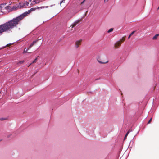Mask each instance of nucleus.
<instances>
[{"label": "nucleus", "mask_w": 159, "mask_h": 159, "mask_svg": "<svg viewBox=\"0 0 159 159\" xmlns=\"http://www.w3.org/2000/svg\"><path fill=\"white\" fill-rule=\"evenodd\" d=\"M157 9L158 10H159V7H158V8H157Z\"/></svg>", "instance_id": "28"}, {"label": "nucleus", "mask_w": 159, "mask_h": 159, "mask_svg": "<svg viewBox=\"0 0 159 159\" xmlns=\"http://www.w3.org/2000/svg\"><path fill=\"white\" fill-rule=\"evenodd\" d=\"M26 2H27V4H29V2H27V1H26Z\"/></svg>", "instance_id": "26"}, {"label": "nucleus", "mask_w": 159, "mask_h": 159, "mask_svg": "<svg viewBox=\"0 0 159 159\" xmlns=\"http://www.w3.org/2000/svg\"><path fill=\"white\" fill-rule=\"evenodd\" d=\"M24 62V61H20L17 62V64L18 65H20V64L23 63Z\"/></svg>", "instance_id": "10"}, {"label": "nucleus", "mask_w": 159, "mask_h": 159, "mask_svg": "<svg viewBox=\"0 0 159 159\" xmlns=\"http://www.w3.org/2000/svg\"><path fill=\"white\" fill-rule=\"evenodd\" d=\"M135 31H133L130 34V35L129 36H128V39H129L130 38V37L132 36V35H133L134 33H135Z\"/></svg>", "instance_id": "12"}, {"label": "nucleus", "mask_w": 159, "mask_h": 159, "mask_svg": "<svg viewBox=\"0 0 159 159\" xmlns=\"http://www.w3.org/2000/svg\"><path fill=\"white\" fill-rule=\"evenodd\" d=\"M18 9H19V8L18 7V5L13 6L12 8H11V10H16Z\"/></svg>", "instance_id": "7"}, {"label": "nucleus", "mask_w": 159, "mask_h": 159, "mask_svg": "<svg viewBox=\"0 0 159 159\" xmlns=\"http://www.w3.org/2000/svg\"><path fill=\"white\" fill-rule=\"evenodd\" d=\"M80 21H81V20H77V21H76L75 22L71 25L72 28H74V27H75L76 26V25L78 23H80Z\"/></svg>", "instance_id": "5"}, {"label": "nucleus", "mask_w": 159, "mask_h": 159, "mask_svg": "<svg viewBox=\"0 0 159 159\" xmlns=\"http://www.w3.org/2000/svg\"><path fill=\"white\" fill-rule=\"evenodd\" d=\"M121 43L120 41H118L115 43L114 46L116 48H118L121 45Z\"/></svg>", "instance_id": "4"}, {"label": "nucleus", "mask_w": 159, "mask_h": 159, "mask_svg": "<svg viewBox=\"0 0 159 159\" xmlns=\"http://www.w3.org/2000/svg\"><path fill=\"white\" fill-rule=\"evenodd\" d=\"M34 45V43H32L30 45V46H29V47H28V49H30V48H31Z\"/></svg>", "instance_id": "14"}, {"label": "nucleus", "mask_w": 159, "mask_h": 159, "mask_svg": "<svg viewBox=\"0 0 159 159\" xmlns=\"http://www.w3.org/2000/svg\"><path fill=\"white\" fill-rule=\"evenodd\" d=\"M152 120V118H151L148 121V124H150Z\"/></svg>", "instance_id": "22"}, {"label": "nucleus", "mask_w": 159, "mask_h": 159, "mask_svg": "<svg viewBox=\"0 0 159 159\" xmlns=\"http://www.w3.org/2000/svg\"><path fill=\"white\" fill-rule=\"evenodd\" d=\"M85 0H84L81 3V4H83Z\"/></svg>", "instance_id": "24"}, {"label": "nucleus", "mask_w": 159, "mask_h": 159, "mask_svg": "<svg viewBox=\"0 0 159 159\" xmlns=\"http://www.w3.org/2000/svg\"><path fill=\"white\" fill-rule=\"evenodd\" d=\"M39 40V39H37V40H36L34 41L33 42V43H34V44L35 43H36L38 41V40Z\"/></svg>", "instance_id": "19"}, {"label": "nucleus", "mask_w": 159, "mask_h": 159, "mask_svg": "<svg viewBox=\"0 0 159 159\" xmlns=\"http://www.w3.org/2000/svg\"><path fill=\"white\" fill-rule=\"evenodd\" d=\"M11 21L7 22L0 25V35L2 34L4 32H7L10 31V29L13 27Z\"/></svg>", "instance_id": "2"}, {"label": "nucleus", "mask_w": 159, "mask_h": 159, "mask_svg": "<svg viewBox=\"0 0 159 159\" xmlns=\"http://www.w3.org/2000/svg\"><path fill=\"white\" fill-rule=\"evenodd\" d=\"M9 45H9V44H7V46H9Z\"/></svg>", "instance_id": "27"}, {"label": "nucleus", "mask_w": 159, "mask_h": 159, "mask_svg": "<svg viewBox=\"0 0 159 159\" xmlns=\"http://www.w3.org/2000/svg\"><path fill=\"white\" fill-rule=\"evenodd\" d=\"M28 48L26 49V48H25L24 49L23 53H26L28 52L27 51L28 50Z\"/></svg>", "instance_id": "18"}, {"label": "nucleus", "mask_w": 159, "mask_h": 159, "mask_svg": "<svg viewBox=\"0 0 159 159\" xmlns=\"http://www.w3.org/2000/svg\"><path fill=\"white\" fill-rule=\"evenodd\" d=\"M98 61L100 63L103 64L107 63L108 62V60H107L106 61H105V62H102V61Z\"/></svg>", "instance_id": "8"}, {"label": "nucleus", "mask_w": 159, "mask_h": 159, "mask_svg": "<svg viewBox=\"0 0 159 159\" xmlns=\"http://www.w3.org/2000/svg\"><path fill=\"white\" fill-rule=\"evenodd\" d=\"M65 0H62L60 2V5L61 6V4L63 2L64 3V1Z\"/></svg>", "instance_id": "20"}, {"label": "nucleus", "mask_w": 159, "mask_h": 159, "mask_svg": "<svg viewBox=\"0 0 159 159\" xmlns=\"http://www.w3.org/2000/svg\"><path fill=\"white\" fill-rule=\"evenodd\" d=\"M44 8V7H37L36 8H31L30 10L28 11V12H26L18 16L15 18H14L12 20L8 21V22L11 21V23H13L12 25H13L12 26L13 27L10 29V31L12 29L17 26V25L20 23V21L23 20L25 16H27L28 14H29L31 11L35 10L36 9H39L41 8Z\"/></svg>", "instance_id": "1"}, {"label": "nucleus", "mask_w": 159, "mask_h": 159, "mask_svg": "<svg viewBox=\"0 0 159 159\" xmlns=\"http://www.w3.org/2000/svg\"><path fill=\"white\" fill-rule=\"evenodd\" d=\"M37 58H36L34 60V61L30 64V65H31L33 63H35L37 62Z\"/></svg>", "instance_id": "15"}, {"label": "nucleus", "mask_w": 159, "mask_h": 159, "mask_svg": "<svg viewBox=\"0 0 159 159\" xmlns=\"http://www.w3.org/2000/svg\"><path fill=\"white\" fill-rule=\"evenodd\" d=\"M24 6H25V4L22 3H19V5H18V7L19 9L23 8Z\"/></svg>", "instance_id": "6"}, {"label": "nucleus", "mask_w": 159, "mask_h": 159, "mask_svg": "<svg viewBox=\"0 0 159 159\" xmlns=\"http://www.w3.org/2000/svg\"><path fill=\"white\" fill-rule=\"evenodd\" d=\"M158 35H159L158 34H156L153 37V38H152L153 39V40L156 39L157 38V37L158 36Z\"/></svg>", "instance_id": "13"}, {"label": "nucleus", "mask_w": 159, "mask_h": 159, "mask_svg": "<svg viewBox=\"0 0 159 159\" xmlns=\"http://www.w3.org/2000/svg\"><path fill=\"white\" fill-rule=\"evenodd\" d=\"M113 28H111L110 29L107 31V32L108 33H110L112 31H113Z\"/></svg>", "instance_id": "16"}, {"label": "nucleus", "mask_w": 159, "mask_h": 159, "mask_svg": "<svg viewBox=\"0 0 159 159\" xmlns=\"http://www.w3.org/2000/svg\"><path fill=\"white\" fill-rule=\"evenodd\" d=\"M130 131V130H129L127 133H126V134H125V137L124 138V140H125L126 139V138L127 137V136L129 133Z\"/></svg>", "instance_id": "9"}, {"label": "nucleus", "mask_w": 159, "mask_h": 159, "mask_svg": "<svg viewBox=\"0 0 159 159\" xmlns=\"http://www.w3.org/2000/svg\"><path fill=\"white\" fill-rule=\"evenodd\" d=\"M125 40V39L124 37H123L121 39H120L119 41H120L121 43L123 42Z\"/></svg>", "instance_id": "17"}, {"label": "nucleus", "mask_w": 159, "mask_h": 159, "mask_svg": "<svg viewBox=\"0 0 159 159\" xmlns=\"http://www.w3.org/2000/svg\"><path fill=\"white\" fill-rule=\"evenodd\" d=\"M109 0H104V2H107Z\"/></svg>", "instance_id": "23"}, {"label": "nucleus", "mask_w": 159, "mask_h": 159, "mask_svg": "<svg viewBox=\"0 0 159 159\" xmlns=\"http://www.w3.org/2000/svg\"><path fill=\"white\" fill-rule=\"evenodd\" d=\"M34 1V3H33V4H34L35 3H36L39 2H38L37 1H36L35 0H33V1Z\"/></svg>", "instance_id": "21"}, {"label": "nucleus", "mask_w": 159, "mask_h": 159, "mask_svg": "<svg viewBox=\"0 0 159 159\" xmlns=\"http://www.w3.org/2000/svg\"><path fill=\"white\" fill-rule=\"evenodd\" d=\"M7 119V118H0V120L1 121H3L4 120H6Z\"/></svg>", "instance_id": "11"}, {"label": "nucleus", "mask_w": 159, "mask_h": 159, "mask_svg": "<svg viewBox=\"0 0 159 159\" xmlns=\"http://www.w3.org/2000/svg\"><path fill=\"white\" fill-rule=\"evenodd\" d=\"M7 7L8 8H11L9 6H8Z\"/></svg>", "instance_id": "25"}, {"label": "nucleus", "mask_w": 159, "mask_h": 159, "mask_svg": "<svg viewBox=\"0 0 159 159\" xmlns=\"http://www.w3.org/2000/svg\"><path fill=\"white\" fill-rule=\"evenodd\" d=\"M82 42V39H80L77 41H76L75 43V46L76 48H78L80 45L81 44V42Z\"/></svg>", "instance_id": "3"}]
</instances>
